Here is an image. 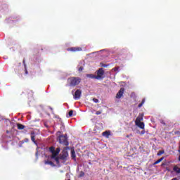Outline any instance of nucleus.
Returning a JSON list of instances; mask_svg holds the SVG:
<instances>
[{
  "label": "nucleus",
  "instance_id": "6e6552de",
  "mask_svg": "<svg viewBox=\"0 0 180 180\" xmlns=\"http://www.w3.org/2000/svg\"><path fill=\"white\" fill-rule=\"evenodd\" d=\"M30 136H31V141L34 143V144L37 146V141H36V134L34 133V131H32L30 134Z\"/></svg>",
  "mask_w": 180,
  "mask_h": 180
},
{
  "label": "nucleus",
  "instance_id": "c9c22d12",
  "mask_svg": "<svg viewBox=\"0 0 180 180\" xmlns=\"http://www.w3.org/2000/svg\"><path fill=\"white\" fill-rule=\"evenodd\" d=\"M26 74H27V71H26Z\"/></svg>",
  "mask_w": 180,
  "mask_h": 180
},
{
  "label": "nucleus",
  "instance_id": "9d476101",
  "mask_svg": "<svg viewBox=\"0 0 180 180\" xmlns=\"http://www.w3.org/2000/svg\"><path fill=\"white\" fill-rule=\"evenodd\" d=\"M143 117H144V114H139V116L136 117L135 123L141 122Z\"/></svg>",
  "mask_w": 180,
  "mask_h": 180
},
{
  "label": "nucleus",
  "instance_id": "423d86ee",
  "mask_svg": "<svg viewBox=\"0 0 180 180\" xmlns=\"http://www.w3.org/2000/svg\"><path fill=\"white\" fill-rule=\"evenodd\" d=\"M123 94H124V88L122 87L116 95L117 99H120L123 96Z\"/></svg>",
  "mask_w": 180,
  "mask_h": 180
},
{
  "label": "nucleus",
  "instance_id": "bb28decb",
  "mask_svg": "<svg viewBox=\"0 0 180 180\" xmlns=\"http://www.w3.org/2000/svg\"><path fill=\"white\" fill-rule=\"evenodd\" d=\"M161 124H163L164 126H166L167 124H165V122L164 120H160Z\"/></svg>",
  "mask_w": 180,
  "mask_h": 180
},
{
  "label": "nucleus",
  "instance_id": "6ab92c4d",
  "mask_svg": "<svg viewBox=\"0 0 180 180\" xmlns=\"http://www.w3.org/2000/svg\"><path fill=\"white\" fill-rule=\"evenodd\" d=\"M20 144H25V143H29V139L25 138L24 140L20 141Z\"/></svg>",
  "mask_w": 180,
  "mask_h": 180
},
{
  "label": "nucleus",
  "instance_id": "ddd939ff",
  "mask_svg": "<svg viewBox=\"0 0 180 180\" xmlns=\"http://www.w3.org/2000/svg\"><path fill=\"white\" fill-rule=\"evenodd\" d=\"M17 127H18V130H23V129H25V126L22 124L17 123Z\"/></svg>",
  "mask_w": 180,
  "mask_h": 180
},
{
  "label": "nucleus",
  "instance_id": "9b49d317",
  "mask_svg": "<svg viewBox=\"0 0 180 180\" xmlns=\"http://www.w3.org/2000/svg\"><path fill=\"white\" fill-rule=\"evenodd\" d=\"M136 126H137L138 127H139V129H142L143 130H144V122H135Z\"/></svg>",
  "mask_w": 180,
  "mask_h": 180
},
{
  "label": "nucleus",
  "instance_id": "2f4dec72",
  "mask_svg": "<svg viewBox=\"0 0 180 180\" xmlns=\"http://www.w3.org/2000/svg\"><path fill=\"white\" fill-rule=\"evenodd\" d=\"M22 63L25 65V67H26V63L25 62V60H23Z\"/></svg>",
  "mask_w": 180,
  "mask_h": 180
},
{
  "label": "nucleus",
  "instance_id": "7ed1b4c3",
  "mask_svg": "<svg viewBox=\"0 0 180 180\" xmlns=\"http://www.w3.org/2000/svg\"><path fill=\"white\" fill-rule=\"evenodd\" d=\"M60 144H63V146H68L70 144L68 143V139L67 138V135H60L58 136Z\"/></svg>",
  "mask_w": 180,
  "mask_h": 180
},
{
  "label": "nucleus",
  "instance_id": "f8f14e48",
  "mask_svg": "<svg viewBox=\"0 0 180 180\" xmlns=\"http://www.w3.org/2000/svg\"><path fill=\"white\" fill-rule=\"evenodd\" d=\"M173 171L174 172H176V174H180V167H179L178 166L175 165L173 167Z\"/></svg>",
  "mask_w": 180,
  "mask_h": 180
},
{
  "label": "nucleus",
  "instance_id": "393cba45",
  "mask_svg": "<svg viewBox=\"0 0 180 180\" xmlns=\"http://www.w3.org/2000/svg\"><path fill=\"white\" fill-rule=\"evenodd\" d=\"M84 70V67H82V66H81L79 68V70H78V71L79 72H81L82 71H83Z\"/></svg>",
  "mask_w": 180,
  "mask_h": 180
},
{
  "label": "nucleus",
  "instance_id": "c85d7f7f",
  "mask_svg": "<svg viewBox=\"0 0 180 180\" xmlns=\"http://www.w3.org/2000/svg\"><path fill=\"white\" fill-rule=\"evenodd\" d=\"M101 114H102V111H96V115H101Z\"/></svg>",
  "mask_w": 180,
  "mask_h": 180
},
{
  "label": "nucleus",
  "instance_id": "473e14b6",
  "mask_svg": "<svg viewBox=\"0 0 180 180\" xmlns=\"http://www.w3.org/2000/svg\"><path fill=\"white\" fill-rule=\"evenodd\" d=\"M172 180H179V179L175 177V178H173Z\"/></svg>",
  "mask_w": 180,
  "mask_h": 180
},
{
  "label": "nucleus",
  "instance_id": "e433bc0d",
  "mask_svg": "<svg viewBox=\"0 0 180 180\" xmlns=\"http://www.w3.org/2000/svg\"><path fill=\"white\" fill-rule=\"evenodd\" d=\"M162 165H164V163H162Z\"/></svg>",
  "mask_w": 180,
  "mask_h": 180
},
{
  "label": "nucleus",
  "instance_id": "39448f33",
  "mask_svg": "<svg viewBox=\"0 0 180 180\" xmlns=\"http://www.w3.org/2000/svg\"><path fill=\"white\" fill-rule=\"evenodd\" d=\"M103 74H105V70H103V68H101L97 72V76H96V79H101Z\"/></svg>",
  "mask_w": 180,
  "mask_h": 180
},
{
  "label": "nucleus",
  "instance_id": "cd10ccee",
  "mask_svg": "<svg viewBox=\"0 0 180 180\" xmlns=\"http://www.w3.org/2000/svg\"><path fill=\"white\" fill-rule=\"evenodd\" d=\"M114 71H119V67H115L113 68Z\"/></svg>",
  "mask_w": 180,
  "mask_h": 180
},
{
  "label": "nucleus",
  "instance_id": "4be33fe9",
  "mask_svg": "<svg viewBox=\"0 0 180 180\" xmlns=\"http://www.w3.org/2000/svg\"><path fill=\"white\" fill-rule=\"evenodd\" d=\"M82 176H85V172L81 171L79 174V178H82Z\"/></svg>",
  "mask_w": 180,
  "mask_h": 180
},
{
  "label": "nucleus",
  "instance_id": "1a4fd4ad",
  "mask_svg": "<svg viewBox=\"0 0 180 180\" xmlns=\"http://www.w3.org/2000/svg\"><path fill=\"white\" fill-rule=\"evenodd\" d=\"M68 51H73V52H77V51H82V48L81 47H71L68 49Z\"/></svg>",
  "mask_w": 180,
  "mask_h": 180
},
{
  "label": "nucleus",
  "instance_id": "7c9ffc66",
  "mask_svg": "<svg viewBox=\"0 0 180 180\" xmlns=\"http://www.w3.org/2000/svg\"><path fill=\"white\" fill-rule=\"evenodd\" d=\"M145 133H146V131H144V130L141 131V135L144 134Z\"/></svg>",
  "mask_w": 180,
  "mask_h": 180
},
{
  "label": "nucleus",
  "instance_id": "5701e85b",
  "mask_svg": "<svg viewBox=\"0 0 180 180\" xmlns=\"http://www.w3.org/2000/svg\"><path fill=\"white\" fill-rule=\"evenodd\" d=\"M74 113V111L72 110H71L70 112H69V113H68V115H69V117H72V114Z\"/></svg>",
  "mask_w": 180,
  "mask_h": 180
},
{
  "label": "nucleus",
  "instance_id": "f3484780",
  "mask_svg": "<svg viewBox=\"0 0 180 180\" xmlns=\"http://www.w3.org/2000/svg\"><path fill=\"white\" fill-rule=\"evenodd\" d=\"M162 160H164V157L160 158L159 160H158L156 162H155L153 163V165H157V164H160V162H161V161H162Z\"/></svg>",
  "mask_w": 180,
  "mask_h": 180
},
{
  "label": "nucleus",
  "instance_id": "a211bd4d",
  "mask_svg": "<svg viewBox=\"0 0 180 180\" xmlns=\"http://www.w3.org/2000/svg\"><path fill=\"white\" fill-rule=\"evenodd\" d=\"M162 154H165V150H159V151L158 152L157 155H158V157H160V155H162Z\"/></svg>",
  "mask_w": 180,
  "mask_h": 180
},
{
  "label": "nucleus",
  "instance_id": "f704fd0d",
  "mask_svg": "<svg viewBox=\"0 0 180 180\" xmlns=\"http://www.w3.org/2000/svg\"><path fill=\"white\" fill-rule=\"evenodd\" d=\"M51 110H53V108H50Z\"/></svg>",
  "mask_w": 180,
  "mask_h": 180
},
{
  "label": "nucleus",
  "instance_id": "20e7f679",
  "mask_svg": "<svg viewBox=\"0 0 180 180\" xmlns=\"http://www.w3.org/2000/svg\"><path fill=\"white\" fill-rule=\"evenodd\" d=\"M68 157V152L63 151L62 154L58 156L59 160H63V161H67V158Z\"/></svg>",
  "mask_w": 180,
  "mask_h": 180
},
{
  "label": "nucleus",
  "instance_id": "f257e3e1",
  "mask_svg": "<svg viewBox=\"0 0 180 180\" xmlns=\"http://www.w3.org/2000/svg\"><path fill=\"white\" fill-rule=\"evenodd\" d=\"M70 86H77L81 83V78L78 77H72L68 79Z\"/></svg>",
  "mask_w": 180,
  "mask_h": 180
},
{
  "label": "nucleus",
  "instance_id": "dca6fc26",
  "mask_svg": "<svg viewBox=\"0 0 180 180\" xmlns=\"http://www.w3.org/2000/svg\"><path fill=\"white\" fill-rule=\"evenodd\" d=\"M86 77H88V78H91L92 79H96V76H95V75H93V74H87V75H86Z\"/></svg>",
  "mask_w": 180,
  "mask_h": 180
},
{
  "label": "nucleus",
  "instance_id": "f03ea898",
  "mask_svg": "<svg viewBox=\"0 0 180 180\" xmlns=\"http://www.w3.org/2000/svg\"><path fill=\"white\" fill-rule=\"evenodd\" d=\"M60 149L57 148L54 152H52L51 155V160H54L57 165H60V158H58V154H60Z\"/></svg>",
  "mask_w": 180,
  "mask_h": 180
},
{
  "label": "nucleus",
  "instance_id": "0eeeda50",
  "mask_svg": "<svg viewBox=\"0 0 180 180\" xmlns=\"http://www.w3.org/2000/svg\"><path fill=\"white\" fill-rule=\"evenodd\" d=\"M82 94V91H81V90L77 89L74 95V99H79V98H81V95Z\"/></svg>",
  "mask_w": 180,
  "mask_h": 180
},
{
  "label": "nucleus",
  "instance_id": "72a5a7b5",
  "mask_svg": "<svg viewBox=\"0 0 180 180\" xmlns=\"http://www.w3.org/2000/svg\"><path fill=\"white\" fill-rule=\"evenodd\" d=\"M105 134H108V131H105L103 133V135L105 136Z\"/></svg>",
  "mask_w": 180,
  "mask_h": 180
},
{
  "label": "nucleus",
  "instance_id": "a878e982",
  "mask_svg": "<svg viewBox=\"0 0 180 180\" xmlns=\"http://www.w3.org/2000/svg\"><path fill=\"white\" fill-rule=\"evenodd\" d=\"M94 102H95V103H98V102H99V100H98V98H93Z\"/></svg>",
  "mask_w": 180,
  "mask_h": 180
},
{
  "label": "nucleus",
  "instance_id": "c756f323",
  "mask_svg": "<svg viewBox=\"0 0 180 180\" xmlns=\"http://www.w3.org/2000/svg\"><path fill=\"white\" fill-rule=\"evenodd\" d=\"M127 139H129V137H133V134H130L129 135L126 136Z\"/></svg>",
  "mask_w": 180,
  "mask_h": 180
},
{
  "label": "nucleus",
  "instance_id": "aec40b11",
  "mask_svg": "<svg viewBox=\"0 0 180 180\" xmlns=\"http://www.w3.org/2000/svg\"><path fill=\"white\" fill-rule=\"evenodd\" d=\"M49 151H50V153H54L55 151H56V148L54 147V146H51L50 148H49Z\"/></svg>",
  "mask_w": 180,
  "mask_h": 180
},
{
  "label": "nucleus",
  "instance_id": "2eb2a0df",
  "mask_svg": "<svg viewBox=\"0 0 180 180\" xmlns=\"http://www.w3.org/2000/svg\"><path fill=\"white\" fill-rule=\"evenodd\" d=\"M45 164L48 165H51V167H56V165H54V162L51 161H45Z\"/></svg>",
  "mask_w": 180,
  "mask_h": 180
},
{
  "label": "nucleus",
  "instance_id": "412c9836",
  "mask_svg": "<svg viewBox=\"0 0 180 180\" xmlns=\"http://www.w3.org/2000/svg\"><path fill=\"white\" fill-rule=\"evenodd\" d=\"M144 102H146V99L143 98L142 100L141 103L138 105V108H141V106H143V105H144Z\"/></svg>",
  "mask_w": 180,
  "mask_h": 180
},
{
  "label": "nucleus",
  "instance_id": "4468645a",
  "mask_svg": "<svg viewBox=\"0 0 180 180\" xmlns=\"http://www.w3.org/2000/svg\"><path fill=\"white\" fill-rule=\"evenodd\" d=\"M71 158H72V160H75V158H77L75 155V150L74 149L71 150Z\"/></svg>",
  "mask_w": 180,
  "mask_h": 180
},
{
  "label": "nucleus",
  "instance_id": "b1692460",
  "mask_svg": "<svg viewBox=\"0 0 180 180\" xmlns=\"http://www.w3.org/2000/svg\"><path fill=\"white\" fill-rule=\"evenodd\" d=\"M100 65H101L102 67H104V68H106V67H108V66H109V65H106V64H105V63H100Z\"/></svg>",
  "mask_w": 180,
  "mask_h": 180
}]
</instances>
